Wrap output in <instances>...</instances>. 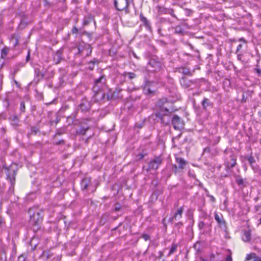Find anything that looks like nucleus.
Segmentation results:
<instances>
[{"instance_id": "obj_17", "label": "nucleus", "mask_w": 261, "mask_h": 261, "mask_svg": "<svg viewBox=\"0 0 261 261\" xmlns=\"http://www.w3.org/2000/svg\"><path fill=\"white\" fill-rule=\"evenodd\" d=\"M180 84L181 86L184 88H190L191 86H192L193 85H194L195 82L196 80L193 81V80H188L187 77L185 76H182L179 80Z\"/></svg>"}, {"instance_id": "obj_9", "label": "nucleus", "mask_w": 261, "mask_h": 261, "mask_svg": "<svg viewBox=\"0 0 261 261\" xmlns=\"http://www.w3.org/2000/svg\"><path fill=\"white\" fill-rule=\"evenodd\" d=\"M114 6L118 11H124L126 13H129L128 0H115Z\"/></svg>"}, {"instance_id": "obj_11", "label": "nucleus", "mask_w": 261, "mask_h": 261, "mask_svg": "<svg viewBox=\"0 0 261 261\" xmlns=\"http://www.w3.org/2000/svg\"><path fill=\"white\" fill-rule=\"evenodd\" d=\"M215 219L217 221L218 226L224 231L227 232V223L222 214H218L215 213Z\"/></svg>"}, {"instance_id": "obj_45", "label": "nucleus", "mask_w": 261, "mask_h": 261, "mask_svg": "<svg viewBox=\"0 0 261 261\" xmlns=\"http://www.w3.org/2000/svg\"><path fill=\"white\" fill-rule=\"evenodd\" d=\"M121 209V205L119 203H116L115 204L114 207V211L115 212H118Z\"/></svg>"}, {"instance_id": "obj_3", "label": "nucleus", "mask_w": 261, "mask_h": 261, "mask_svg": "<svg viewBox=\"0 0 261 261\" xmlns=\"http://www.w3.org/2000/svg\"><path fill=\"white\" fill-rule=\"evenodd\" d=\"M156 85L155 82L149 81L145 77L141 86L143 93L150 97L155 95L157 92Z\"/></svg>"}, {"instance_id": "obj_21", "label": "nucleus", "mask_w": 261, "mask_h": 261, "mask_svg": "<svg viewBox=\"0 0 261 261\" xmlns=\"http://www.w3.org/2000/svg\"><path fill=\"white\" fill-rule=\"evenodd\" d=\"M236 182L241 189L246 187L249 184L246 179H243L240 176H237Z\"/></svg>"}, {"instance_id": "obj_27", "label": "nucleus", "mask_w": 261, "mask_h": 261, "mask_svg": "<svg viewBox=\"0 0 261 261\" xmlns=\"http://www.w3.org/2000/svg\"><path fill=\"white\" fill-rule=\"evenodd\" d=\"M175 160L176 163L178 164V168L183 169L187 164V162L181 158H176Z\"/></svg>"}, {"instance_id": "obj_59", "label": "nucleus", "mask_w": 261, "mask_h": 261, "mask_svg": "<svg viewBox=\"0 0 261 261\" xmlns=\"http://www.w3.org/2000/svg\"><path fill=\"white\" fill-rule=\"evenodd\" d=\"M25 259L23 255H20L18 258V261H25Z\"/></svg>"}, {"instance_id": "obj_22", "label": "nucleus", "mask_w": 261, "mask_h": 261, "mask_svg": "<svg viewBox=\"0 0 261 261\" xmlns=\"http://www.w3.org/2000/svg\"><path fill=\"white\" fill-rule=\"evenodd\" d=\"M94 21L95 23V21H94V16L91 14H89L84 16L83 20V28L85 26L88 25L91 22Z\"/></svg>"}, {"instance_id": "obj_38", "label": "nucleus", "mask_w": 261, "mask_h": 261, "mask_svg": "<svg viewBox=\"0 0 261 261\" xmlns=\"http://www.w3.org/2000/svg\"><path fill=\"white\" fill-rule=\"evenodd\" d=\"M85 50L87 51L86 56H89L92 53V48L90 44H85Z\"/></svg>"}, {"instance_id": "obj_2", "label": "nucleus", "mask_w": 261, "mask_h": 261, "mask_svg": "<svg viewBox=\"0 0 261 261\" xmlns=\"http://www.w3.org/2000/svg\"><path fill=\"white\" fill-rule=\"evenodd\" d=\"M28 213L30 217V223L32 225L33 231L36 232L40 229L43 220V211L38 207H33L29 208Z\"/></svg>"}, {"instance_id": "obj_5", "label": "nucleus", "mask_w": 261, "mask_h": 261, "mask_svg": "<svg viewBox=\"0 0 261 261\" xmlns=\"http://www.w3.org/2000/svg\"><path fill=\"white\" fill-rule=\"evenodd\" d=\"M108 89L106 84V79L105 75H101L99 78L95 79L92 87L93 92L100 91H105Z\"/></svg>"}, {"instance_id": "obj_26", "label": "nucleus", "mask_w": 261, "mask_h": 261, "mask_svg": "<svg viewBox=\"0 0 261 261\" xmlns=\"http://www.w3.org/2000/svg\"><path fill=\"white\" fill-rule=\"evenodd\" d=\"M90 184V179L88 178H85L81 181V187L82 190H86Z\"/></svg>"}, {"instance_id": "obj_54", "label": "nucleus", "mask_w": 261, "mask_h": 261, "mask_svg": "<svg viewBox=\"0 0 261 261\" xmlns=\"http://www.w3.org/2000/svg\"><path fill=\"white\" fill-rule=\"evenodd\" d=\"M83 35H85L87 36L90 39L92 38V34L90 33H89L86 31H84L82 33Z\"/></svg>"}, {"instance_id": "obj_18", "label": "nucleus", "mask_w": 261, "mask_h": 261, "mask_svg": "<svg viewBox=\"0 0 261 261\" xmlns=\"http://www.w3.org/2000/svg\"><path fill=\"white\" fill-rule=\"evenodd\" d=\"M108 91L106 93L107 98L108 100H110L113 99H115L116 97H118V93L121 91V90L119 88H117L115 89V91L112 92L111 89H107Z\"/></svg>"}, {"instance_id": "obj_34", "label": "nucleus", "mask_w": 261, "mask_h": 261, "mask_svg": "<svg viewBox=\"0 0 261 261\" xmlns=\"http://www.w3.org/2000/svg\"><path fill=\"white\" fill-rule=\"evenodd\" d=\"M66 133V129L64 128L58 129L56 134L54 135L53 139H55L57 136H60Z\"/></svg>"}, {"instance_id": "obj_4", "label": "nucleus", "mask_w": 261, "mask_h": 261, "mask_svg": "<svg viewBox=\"0 0 261 261\" xmlns=\"http://www.w3.org/2000/svg\"><path fill=\"white\" fill-rule=\"evenodd\" d=\"M148 65L152 69V71L157 72L163 69L164 66L163 60L156 56H151L148 60Z\"/></svg>"}, {"instance_id": "obj_7", "label": "nucleus", "mask_w": 261, "mask_h": 261, "mask_svg": "<svg viewBox=\"0 0 261 261\" xmlns=\"http://www.w3.org/2000/svg\"><path fill=\"white\" fill-rule=\"evenodd\" d=\"M237 164V157L235 154L230 151L225 156L224 165L227 169L234 167Z\"/></svg>"}, {"instance_id": "obj_19", "label": "nucleus", "mask_w": 261, "mask_h": 261, "mask_svg": "<svg viewBox=\"0 0 261 261\" xmlns=\"http://www.w3.org/2000/svg\"><path fill=\"white\" fill-rule=\"evenodd\" d=\"M105 95V91H97V92H93V98L94 101L97 102L104 99Z\"/></svg>"}, {"instance_id": "obj_64", "label": "nucleus", "mask_w": 261, "mask_h": 261, "mask_svg": "<svg viewBox=\"0 0 261 261\" xmlns=\"http://www.w3.org/2000/svg\"><path fill=\"white\" fill-rule=\"evenodd\" d=\"M158 33L160 36H164V35L162 32V29L161 28L158 29Z\"/></svg>"}, {"instance_id": "obj_62", "label": "nucleus", "mask_w": 261, "mask_h": 261, "mask_svg": "<svg viewBox=\"0 0 261 261\" xmlns=\"http://www.w3.org/2000/svg\"><path fill=\"white\" fill-rule=\"evenodd\" d=\"M225 260L226 261H232V257H231V254H229V255H228L226 258H225Z\"/></svg>"}, {"instance_id": "obj_25", "label": "nucleus", "mask_w": 261, "mask_h": 261, "mask_svg": "<svg viewBox=\"0 0 261 261\" xmlns=\"http://www.w3.org/2000/svg\"><path fill=\"white\" fill-rule=\"evenodd\" d=\"M245 261H261V257L256 256L255 253H251L247 254Z\"/></svg>"}, {"instance_id": "obj_44", "label": "nucleus", "mask_w": 261, "mask_h": 261, "mask_svg": "<svg viewBox=\"0 0 261 261\" xmlns=\"http://www.w3.org/2000/svg\"><path fill=\"white\" fill-rule=\"evenodd\" d=\"M145 155V154L143 152L138 154L136 155V160L140 161L141 160H142L144 158Z\"/></svg>"}, {"instance_id": "obj_40", "label": "nucleus", "mask_w": 261, "mask_h": 261, "mask_svg": "<svg viewBox=\"0 0 261 261\" xmlns=\"http://www.w3.org/2000/svg\"><path fill=\"white\" fill-rule=\"evenodd\" d=\"M8 54V49L6 47H4L1 50V58L4 59Z\"/></svg>"}, {"instance_id": "obj_6", "label": "nucleus", "mask_w": 261, "mask_h": 261, "mask_svg": "<svg viewBox=\"0 0 261 261\" xmlns=\"http://www.w3.org/2000/svg\"><path fill=\"white\" fill-rule=\"evenodd\" d=\"M173 111L169 110V113H166V112H156L155 116L156 118H159L160 120L161 123L167 125L171 121V114Z\"/></svg>"}, {"instance_id": "obj_12", "label": "nucleus", "mask_w": 261, "mask_h": 261, "mask_svg": "<svg viewBox=\"0 0 261 261\" xmlns=\"http://www.w3.org/2000/svg\"><path fill=\"white\" fill-rule=\"evenodd\" d=\"M171 122L173 127L176 130H179L184 127V121L177 115H174L172 117Z\"/></svg>"}, {"instance_id": "obj_30", "label": "nucleus", "mask_w": 261, "mask_h": 261, "mask_svg": "<svg viewBox=\"0 0 261 261\" xmlns=\"http://www.w3.org/2000/svg\"><path fill=\"white\" fill-rule=\"evenodd\" d=\"M10 120H11V124L13 126L17 127L18 126L19 120H18V117H17V116L13 115V116H11V118H10Z\"/></svg>"}, {"instance_id": "obj_23", "label": "nucleus", "mask_w": 261, "mask_h": 261, "mask_svg": "<svg viewBox=\"0 0 261 261\" xmlns=\"http://www.w3.org/2000/svg\"><path fill=\"white\" fill-rule=\"evenodd\" d=\"M201 105L203 110L207 111L208 108L213 107V103L209 99L204 97L201 101Z\"/></svg>"}, {"instance_id": "obj_20", "label": "nucleus", "mask_w": 261, "mask_h": 261, "mask_svg": "<svg viewBox=\"0 0 261 261\" xmlns=\"http://www.w3.org/2000/svg\"><path fill=\"white\" fill-rule=\"evenodd\" d=\"M89 129V126L87 123L84 122L81 124L79 129L76 130V135H85L87 130Z\"/></svg>"}, {"instance_id": "obj_13", "label": "nucleus", "mask_w": 261, "mask_h": 261, "mask_svg": "<svg viewBox=\"0 0 261 261\" xmlns=\"http://www.w3.org/2000/svg\"><path fill=\"white\" fill-rule=\"evenodd\" d=\"M167 103H168V101L166 98L159 99L156 103V107L159 109L158 112H166V113H168L169 110L166 106Z\"/></svg>"}, {"instance_id": "obj_36", "label": "nucleus", "mask_w": 261, "mask_h": 261, "mask_svg": "<svg viewBox=\"0 0 261 261\" xmlns=\"http://www.w3.org/2000/svg\"><path fill=\"white\" fill-rule=\"evenodd\" d=\"M124 76H128L129 80L135 79L137 77L136 73L134 72H124L123 73Z\"/></svg>"}, {"instance_id": "obj_55", "label": "nucleus", "mask_w": 261, "mask_h": 261, "mask_svg": "<svg viewBox=\"0 0 261 261\" xmlns=\"http://www.w3.org/2000/svg\"><path fill=\"white\" fill-rule=\"evenodd\" d=\"M71 32L72 34H77L79 33V29L76 26H74L71 30Z\"/></svg>"}, {"instance_id": "obj_63", "label": "nucleus", "mask_w": 261, "mask_h": 261, "mask_svg": "<svg viewBox=\"0 0 261 261\" xmlns=\"http://www.w3.org/2000/svg\"><path fill=\"white\" fill-rule=\"evenodd\" d=\"M210 151H211V149L210 147H206L205 148H204L203 149V152L204 153V152H210Z\"/></svg>"}, {"instance_id": "obj_60", "label": "nucleus", "mask_w": 261, "mask_h": 261, "mask_svg": "<svg viewBox=\"0 0 261 261\" xmlns=\"http://www.w3.org/2000/svg\"><path fill=\"white\" fill-rule=\"evenodd\" d=\"M183 32L182 30L180 28H176L175 30V32L176 33H182Z\"/></svg>"}, {"instance_id": "obj_37", "label": "nucleus", "mask_w": 261, "mask_h": 261, "mask_svg": "<svg viewBox=\"0 0 261 261\" xmlns=\"http://www.w3.org/2000/svg\"><path fill=\"white\" fill-rule=\"evenodd\" d=\"M182 215H174L171 218L169 219V222L172 223L174 220L177 221L179 220L182 218Z\"/></svg>"}, {"instance_id": "obj_31", "label": "nucleus", "mask_w": 261, "mask_h": 261, "mask_svg": "<svg viewBox=\"0 0 261 261\" xmlns=\"http://www.w3.org/2000/svg\"><path fill=\"white\" fill-rule=\"evenodd\" d=\"M35 76L38 78V81H40L42 80L44 77V74L41 73L40 71V69L38 68L35 69Z\"/></svg>"}, {"instance_id": "obj_1", "label": "nucleus", "mask_w": 261, "mask_h": 261, "mask_svg": "<svg viewBox=\"0 0 261 261\" xmlns=\"http://www.w3.org/2000/svg\"><path fill=\"white\" fill-rule=\"evenodd\" d=\"M3 168L6 170V178L9 181L11 185L8 191V196L7 199L12 201L11 197L14 192V186L16 180L15 176L18 170V167L16 164H12L9 167L4 166Z\"/></svg>"}, {"instance_id": "obj_8", "label": "nucleus", "mask_w": 261, "mask_h": 261, "mask_svg": "<svg viewBox=\"0 0 261 261\" xmlns=\"http://www.w3.org/2000/svg\"><path fill=\"white\" fill-rule=\"evenodd\" d=\"M163 159L160 156H156L148 163V167L146 169L147 172L150 170H156L163 162Z\"/></svg>"}, {"instance_id": "obj_48", "label": "nucleus", "mask_w": 261, "mask_h": 261, "mask_svg": "<svg viewBox=\"0 0 261 261\" xmlns=\"http://www.w3.org/2000/svg\"><path fill=\"white\" fill-rule=\"evenodd\" d=\"M183 212H184V207H183V206H181L177 210V211L174 214V215H182Z\"/></svg>"}, {"instance_id": "obj_52", "label": "nucleus", "mask_w": 261, "mask_h": 261, "mask_svg": "<svg viewBox=\"0 0 261 261\" xmlns=\"http://www.w3.org/2000/svg\"><path fill=\"white\" fill-rule=\"evenodd\" d=\"M174 226L178 229H179L183 226V223L181 222H178L177 223H175Z\"/></svg>"}, {"instance_id": "obj_61", "label": "nucleus", "mask_w": 261, "mask_h": 261, "mask_svg": "<svg viewBox=\"0 0 261 261\" xmlns=\"http://www.w3.org/2000/svg\"><path fill=\"white\" fill-rule=\"evenodd\" d=\"M26 25V23L25 22H24V20L23 19H21V21H20V22L19 23V26L20 27H25Z\"/></svg>"}, {"instance_id": "obj_35", "label": "nucleus", "mask_w": 261, "mask_h": 261, "mask_svg": "<svg viewBox=\"0 0 261 261\" xmlns=\"http://www.w3.org/2000/svg\"><path fill=\"white\" fill-rule=\"evenodd\" d=\"M39 131V129L38 127L36 126H32L31 128V130L28 133V136L30 137L31 135H36L37 132Z\"/></svg>"}, {"instance_id": "obj_15", "label": "nucleus", "mask_w": 261, "mask_h": 261, "mask_svg": "<svg viewBox=\"0 0 261 261\" xmlns=\"http://www.w3.org/2000/svg\"><path fill=\"white\" fill-rule=\"evenodd\" d=\"M139 17L140 21L142 23V25L146 28V30L149 32H151L152 27L149 20L146 17H145L142 13L140 14Z\"/></svg>"}, {"instance_id": "obj_24", "label": "nucleus", "mask_w": 261, "mask_h": 261, "mask_svg": "<svg viewBox=\"0 0 261 261\" xmlns=\"http://www.w3.org/2000/svg\"><path fill=\"white\" fill-rule=\"evenodd\" d=\"M63 50L59 49L56 51L53 57L54 62L56 64H59L62 59Z\"/></svg>"}, {"instance_id": "obj_57", "label": "nucleus", "mask_w": 261, "mask_h": 261, "mask_svg": "<svg viewBox=\"0 0 261 261\" xmlns=\"http://www.w3.org/2000/svg\"><path fill=\"white\" fill-rule=\"evenodd\" d=\"M19 39L18 37H15V42H14V46H16L18 45Z\"/></svg>"}, {"instance_id": "obj_29", "label": "nucleus", "mask_w": 261, "mask_h": 261, "mask_svg": "<svg viewBox=\"0 0 261 261\" xmlns=\"http://www.w3.org/2000/svg\"><path fill=\"white\" fill-rule=\"evenodd\" d=\"M25 65V63L23 62H20L16 64L14 67V71H13V79H14V75L16 74V73L19 71L20 68L23 67Z\"/></svg>"}, {"instance_id": "obj_42", "label": "nucleus", "mask_w": 261, "mask_h": 261, "mask_svg": "<svg viewBox=\"0 0 261 261\" xmlns=\"http://www.w3.org/2000/svg\"><path fill=\"white\" fill-rule=\"evenodd\" d=\"M254 71L256 72L258 76L261 75V69L259 68V66L257 64L255 68L254 69Z\"/></svg>"}, {"instance_id": "obj_58", "label": "nucleus", "mask_w": 261, "mask_h": 261, "mask_svg": "<svg viewBox=\"0 0 261 261\" xmlns=\"http://www.w3.org/2000/svg\"><path fill=\"white\" fill-rule=\"evenodd\" d=\"M73 119H74V117H72V116H68L67 117V120L68 121H69L70 120H71V122H69V124H73L74 123V121H73Z\"/></svg>"}, {"instance_id": "obj_33", "label": "nucleus", "mask_w": 261, "mask_h": 261, "mask_svg": "<svg viewBox=\"0 0 261 261\" xmlns=\"http://www.w3.org/2000/svg\"><path fill=\"white\" fill-rule=\"evenodd\" d=\"M251 239V234L249 231H245L242 240L245 242H249Z\"/></svg>"}, {"instance_id": "obj_28", "label": "nucleus", "mask_w": 261, "mask_h": 261, "mask_svg": "<svg viewBox=\"0 0 261 261\" xmlns=\"http://www.w3.org/2000/svg\"><path fill=\"white\" fill-rule=\"evenodd\" d=\"M246 158L248 161L249 165L251 167L252 169L254 171H256V170L257 169V166L254 165V164L255 163V160L254 159V158L252 155L247 156L246 157Z\"/></svg>"}, {"instance_id": "obj_14", "label": "nucleus", "mask_w": 261, "mask_h": 261, "mask_svg": "<svg viewBox=\"0 0 261 261\" xmlns=\"http://www.w3.org/2000/svg\"><path fill=\"white\" fill-rule=\"evenodd\" d=\"M91 103L87 99H82L80 103L77 107V110L80 111L82 113H86L91 109Z\"/></svg>"}, {"instance_id": "obj_49", "label": "nucleus", "mask_w": 261, "mask_h": 261, "mask_svg": "<svg viewBox=\"0 0 261 261\" xmlns=\"http://www.w3.org/2000/svg\"><path fill=\"white\" fill-rule=\"evenodd\" d=\"M99 63V61L97 59H93V60H91L89 63V65L93 64L95 65V64H98Z\"/></svg>"}, {"instance_id": "obj_56", "label": "nucleus", "mask_w": 261, "mask_h": 261, "mask_svg": "<svg viewBox=\"0 0 261 261\" xmlns=\"http://www.w3.org/2000/svg\"><path fill=\"white\" fill-rule=\"evenodd\" d=\"M130 98L132 100H136L137 99H139L141 98V96L136 95L135 97L134 96L133 94L130 95Z\"/></svg>"}, {"instance_id": "obj_53", "label": "nucleus", "mask_w": 261, "mask_h": 261, "mask_svg": "<svg viewBox=\"0 0 261 261\" xmlns=\"http://www.w3.org/2000/svg\"><path fill=\"white\" fill-rule=\"evenodd\" d=\"M20 110L22 112H24L25 111V104L24 102H21L20 105Z\"/></svg>"}, {"instance_id": "obj_16", "label": "nucleus", "mask_w": 261, "mask_h": 261, "mask_svg": "<svg viewBox=\"0 0 261 261\" xmlns=\"http://www.w3.org/2000/svg\"><path fill=\"white\" fill-rule=\"evenodd\" d=\"M159 11L162 14H169L176 19H178L177 16L174 13V10L172 8H168L164 7H159Z\"/></svg>"}, {"instance_id": "obj_43", "label": "nucleus", "mask_w": 261, "mask_h": 261, "mask_svg": "<svg viewBox=\"0 0 261 261\" xmlns=\"http://www.w3.org/2000/svg\"><path fill=\"white\" fill-rule=\"evenodd\" d=\"M53 143L55 145L64 144L65 141L63 139L60 140L59 141H57L55 140V139H54Z\"/></svg>"}, {"instance_id": "obj_41", "label": "nucleus", "mask_w": 261, "mask_h": 261, "mask_svg": "<svg viewBox=\"0 0 261 261\" xmlns=\"http://www.w3.org/2000/svg\"><path fill=\"white\" fill-rule=\"evenodd\" d=\"M0 261H7L6 254L4 250L0 253Z\"/></svg>"}, {"instance_id": "obj_39", "label": "nucleus", "mask_w": 261, "mask_h": 261, "mask_svg": "<svg viewBox=\"0 0 261 261\" xmlns=\"http://www.w3.org/2000/svg\"><path fill=\"white\" fill-rule=\"evenodd\" d=\"M85 44H86L83 42L82 44H80L77 46V49H78L77 54H81L82 53V52L84 51V50H85Z\"/></svg>"}, {"instance_id": "obj_51", "label": "nucleus", "mask_w": 261, "mask_h": 261, "mask_svg": "<svg viewBox=\"0 0 261 261\" xmlns=\"http://www.w3.org/2000/svg\"><path fill=\"white\" fill-rule=\"evenodd\" d=\"M142 238H143L144 239L145 241H148L150 239V236L146 233H143L142 235Z\"/></svg>"}, {"instance_id": "obj_47", "label": "nucleus", "mask_w": 261, "mask_h": 261, "mask_svg": "<svg viewBox=\"0 0 261 261\" xmlns=\"http://www.w3.org/2000/svg\"><path fill=\"white\" fill-rule=\"evenodd\" d=\"M44 3V6L45 7L50 8L52 6V4L49 2L47 0H43Z\"/></svg>"}, {"instance_id": "obj_50", "label": "nucleus", "mask_w": 261, "mask_h": 261, "mask_svg": "<svg viewBox=\"0 0 261 261\" xmlns=\"http://www.w3.org/2000/svg\"><path fill=\"white\" fill-rule=\"evenodd\" d=\"M205 226V223L203 221H200L199 222L198 226L199 229H202Z\"/></svg>"}, {"instance_id": "obj_10", "label": "nucleus", "mask_w": 261, "mask_h": 261, "mask_svg": "<svg viewBox=\"0 0 261 261\" xmlns=\"http://www.w3.org/2000/svg\"><path fill=\"white\" fill-rule=\"evenodd\" d=\"M198 66H196L193 69H190L186 66H180L176 68V71L184 75L192 76L196 69H199Z\"/></svg>"}, {"instance_id": "obj_46", "label": "nucleus", "mask_w": 261, "mask_h": 261, "mask_svg": "<svg viewBox=\"0 0 261 261\" xmlns=\"http://www.w3.org/2000/svg\"><path fill=\"white\" fill-rule=\"evenodd\" d=\"M179 169L178 166H177L176 164H173L172 165V171L175 174H176L178 172Z\"/></svg>"}, {"instance_id": "obj_32", "label": "nucleus", "mask_w": 261, "mask_h": 261, "mask_svg": "<svg viewBox=\"0 0 261 261\" xmlns=\"http://www.w3.org/2000/svg\"><path fill=\"white\" fill-rule=\"evenodd\" d=\"M178 245L176 244H172L170 247L169 252L168 254V256H170L171 255L174 253V252L177 250Z\"/></svg>"}]
</instances>
